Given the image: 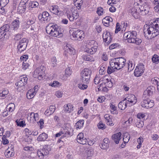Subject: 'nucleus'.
Instances as JSON below:
<instances>
[{"label":"nucleus","mask_w":159,"mask_h":159,"mask_svg":"<svg viewBox=\"0 0 159 159\" xmlns=\"http://www.w3.org/2000/svg\"><path fill=\"white\" fill-rule=\"evenodd\" d=\"M29 65V64L26 61H23L22 63V68L23 70H25L28 68Z\"/></svg>","instance_id":"nucleus-48"},{"label":"nucleus","mask_w":159,"mask_h":159,"mask_svg":"<svg viewBox=\"0 0 159 159\" xmlns=\"http://www.w3.org/2000/svg\"><path fill=\"white\" fill-rule=\"evenodd\" d=\"M129 63H128V70L129 71H130L132 70L134 68V64L132 63L131 61H129Z\"/></svg>","instance_id":"nucleus-43"},{"label":"nucleus","mask_w":159,"mask_h":159,"mask_svg":"<svg viewBox=\"0 0 159 159\" xmlns=\"http://www.w3.org/2000/svg\"><path fill=\"white\" fill-rule=\"evenodd\" d=\"M136 125L137 127L139 128H141L143 127L144 125L143 122L140 120H138L136 123Z\"/></svg>","instance_id":"nucleus-42"},{"label":"nucleus","mask_w":159,"mask_h":159,"mask_svg":"<svg viewBox=\"0 0 159 159\" xmlns=\"http://www.w3.org/2000/svg\"><path fill=\"white\" fill-rule=\"evenodd\" d=\"M23 36V34H18L15 35L14 39L16 40H19Z\"/></svg>","instance_id":"nucleus-46"},{"label":"nucleus","mask_w":159,"mask_h":159,"mask_svg":"<svg viewBox=\"0 0 159 159\" xmlns=\"http://www.w3.org/2000/svg\"><path fill=\"white\" fill-rule=\"evenodd\" d=\"M13 149H11V151H8V150H7V153L6 155V157L8 158L13 156L14 154V153L13 152Z\"/></svg>","instance_id":"nucleus-33"},{"label":"nucleus","mask_w":159,"mask_h":159,"mask_svg":"<svg viewBox=\"0 0 159 159\" xmlns=\"http://www.w3.org/2000/svg\"><path fill=\"white\" fill-rule=\"evenodd\" d=\"M97 13L99 15H102L103 13V8L101 7H99L97 11Z\"/></svg>","instance_id":"nucleus-62"},{"label":"nucleus","mask_w":159,"mask_h":159,"mask_svg":"<svg viewBox=\"0 0 159 159\" xmlns=\"http://www.w3.org/2000/svg\"><path fill=\"white\" fill-rule=\"evenodd\" d=\"M124 36L125 38H126L127 40V42L129 43H131V39H134L136 37L132 36V35L128 34L127 32H125L124 33Z\"/></svg>","instance_id":"nucleus-22"},{"label":"nucleus","mask_w":159,"mask_h":159,"mask_svg":"<svg viewBox=\"0 0 159 159\" xmlns=\"http://www.w3.org/2000/svg\"><path fill=\"white\" fill-rule=\"evenodd\" d=\"M141 104L142 107L146 108H151L154 106V104L153 100H151L147 98L146 99H143Z\"/></svg>","instance_id":"nucleus-7"},{"label":"nucleus","mask_w":159,"mask_h":159,"mask_svg":"<svg viewBox=\"0 0 159 159\" xmlns=\"http://www.w3.org/2000/svg\"><path fill=\"white\" fill-rule=\"evenodd\" d=\"M131 43H134L137 45H139L142 42V40L141 39L136 37L134 39H131Z\"/></svg>","instance_id":"nucleus-27"},{"label":"nucleus","mask_w":159,"mask_h":159,"mask_svg":"<svg viewBox=\"0 0 159 159\" xmlns=\"http://www.w3.org/2000/svg\"><path fill=\"white\" fill-rule=\"evenodd\" d=\"M29 42L28 40L26 38H23L19 42L18 44L25 46H27Z\"/></svg>","instance_id":"nucleus-29"},{"label":"nucleus","mask_w":159,"mask_h":159,"mask_svg":"<svg viewBox=\"0 0 159 159\" xmlns=\"http://www.w3.org/2000/svg\"><path fill=\"white\" fill-rule=\"evenodd\" d=\"M9 0H1L0 5L2 7H5L9 3Z\"/></svg>","instance_id":"nucleus-38"},{"label":"nucleus","mask_w":159,"mask_h":159,"mask_svg":"<svg viewBox=\"0 0 159 159\" xmlns=\"http://www.w3.org/2000/svg\"><path fill=\"white\" fill-rule=\"evenodd\" d=\"M66 51L67 53L70 54H74V53H75V49L72 47L71 48H68L66 50Z\"/></svg>","instance_id":"nucleus-45"},{"label":"nucleus","mask_w":159,"mask_h":159,"mask_svg":"<svg viewBox=\"0 0 159 159\" xmlns=\"http://www.w3.org/2000/svg\"><path fill=\"white\" fill-rule=\"evenodd\" d=\"M48 138V135L45 133L40 134L37 138V140L38 141H44Z\"/></svg>","instance_id":"nucleus-19"},{"label":"nucleus","mask_w":159,"mask_h":159,"mask_svg":"<svg viewBox=\"0 0 159 159\" xmlns=\"http://www.w3.org/2000/svg\"><path fill=\"white\" fill-rule=\"evenodd\" d=\"M55 107L53 105L50 106L45 111V113L48 116H50L54 113L55 110Z\"/></svg>","instance_id":"nucleus-15"},{"label":"nucleus","mask_w":159,"mask_h":159,"mask_svg":"<svg viewBox=\"0 0 159 159\" xmlns=\"http://www.w3.org/2000/svg\"><path fill=\"white\" fill-rule=\"evenodd\" d=\"M71 15L72 16H75L76 17V19H77L79 17L78 12L77 10H74V11H72V14Z\"/></svg>","instance_id":"nucleus-51"},{"label":"nucleus","mask_w":159,"mask_h":159,"mask_svg":"<svg viewBox=\"0 0 159 159\" xmlns=\"http://www.w3.org/2000/svg\"><path fill=\"white\" fill-rule=\"evenodd\" d=\"M106 66L104 65H102L100 68V69L99 70V72L100 73H101L102 74H103V72L105 70Z\"/></svg>","instance_id":"nucleus-55"},{"label":"nucleus","mask_w":159,"mask_h":159,"mask_svg":"<svg viewBox=\"0 0 159 159\" xmlns=\"http://www.w3.org/2000/svg\"><path fill=\"white\" fill-rule=\"evenodd\" d=\"M107 76H105L102 79V81L103 82V83L105 84L107 83L108 82H109V81H110L111 80H109V79L107 78Z\"/></svg>","instance_id":"nucleus-52"},{"label":"nucleus","mask_w":159,"mask_h":159,"mask_svg":"<svg viewBox=\"0 0 159 159\" xmlns=\"http://www.w3.org/2000/svg\"><path fill=\"white\" fill-rule=\"evenodd\" d=\"M70 38L72 40H80L82 39V35L84 32L81 30H70Z\"/></svg>","instance_id":"nucleus-4"},{"label":"nucleus","mask_w":159,"mask_h":159,"mask_svg":"<svg viewBox=\"0 0 159 159\" xmlns=\"http://www.w3.org/2000/svg\"><path fill=\"white\" fill-rule=\"evenodd\" d=\"M8 93V91L7 90H4L0 93V96L2 97H6V95H7Z\"/></svg>","instance_id":"nucleus-60"},{"label":"nucleus","mask_w":159,"mask_h":159,"mask_svg":"<svg viewBox=\"0 0 159 159\" xmlns=\"http://www.w3.org/2000/svg\"><path fill=\"white\" fill-rule=\"evenodd\" d=\"M154 4L156 5V6L154 7L155 11L157 12H159V1L155 0L154 1Z\"/></svg>","instance_id":"nucleus-35"},{"label":"nucleus","mask_w":159,"mask_h":159,"mask_svg":"<svg viewBox=\"0 0 159 159\" xmlns=\"http://www.w3.org/2000/svg\"><path fill=\"white\" fill-rule=\"evenodd\" d=\"M120 30V24L117 23L116 25V29L115 31V33L116 34Z\"/></svg>","instance_id":"nucleus-63"},{"label":"nucleus","mask_w":159,"mask_h":159,"mask_svg":"<svg viewBox=\"0 0 159 159\" xmlns=\"http://www.w3.org/2000/svg\"><path fill=\"white\" fill-rule=\"evenodd\" d=\"M39 125H40V128L42 129L44 126V120L43 119H41L39 121L37 122Z\"/></svg>","instance_id":"nucleus-58"},{"label":"nucleus","mask_w":159,"mask_h":159,"mask_svg":"<svg viewBox=\"0 0 159 159\" xmlns=\"http://www.w3.org/2000/svg\"><path fill=\"white\" fill-rule=\"evenodd\" d=\"M102 22L106 26L108 27L109 25L110 22L108 21V20H102Z\"/></svg>","instance_id":"nucleus-64"},{"label":"nucleus","mask_w":159,"mask_h":159,"mask_svg":"<svg viewBox=\"0 0 159 159\" xmlns=\"http://www.w3.org/2000/svg\"><path fill=\"white\" fill-rule=\"evenodd\" d=\"M35 22V20L34 19H32L31 20H28L26 23V24L28 25H30L34 24Z\"/></svg>","instance_id":"nucleus-59"},{"label":"nucleus","mask_w":159,"mask_h":159,"mask_svg":"<svg viewBox=\"0 0 159 159\" xmlns=\"http://www.w3.org/2000/svg\"><path fill=\"white\" fill-rule=\"evenodd\" d=\"M158 56L157 55H154L152 58V61L153 63H158L159 62L158 59Z\"/></svg>","instance_id":"nucleus-40"},{"label":"nucleus","mask_w":159,"mask_h":159,"mask_svg":"<svg viewBox=\"0 0 159 159\" xmlns=\"http://www.w3.org/2000/svg\"><path fill=\"white\" fill-rule=\"evenodd\" d=\"M42 14L43 16V17L44 22L45 21L48 22L50 20V18L49 17V14L48 12L44 11Z\"/></svg>","instance_id":"nucleus-20"},{"label":"nucleus","mask_w":159,"mask_h":159,"mask_svg":"<svg viewBox=\"0 0 159 159\" xmlns=\"http://www.w3.org/2000/svg\"><path fill=\"white\" fill-rule=\"evenodd\" d=\"M67 16L70 20L71 21H73L74 19L76 20V17L75 16H72L70 14L67 13Z\"/></svg>","instance_id":"nucleus-47"},{"label":"nucleus","mask_w":159,"mask_h":159,"mask_svg":"<svg viewBox=\"0 0 159 159\" xmlns=\"http://www.w3.org/2000/svg\"><path fill=\"white\" fill-rule=\"evenodd\" d=\"M16 125L18 126L23 127L25 125V121L23 120L22 119L17 120H16Z\"/></svg>","instance_id":"nucleus-28"},{"label":"nucleus","mask_w":159,"mask_h":159,"mask_svg":"<svg viewBox=\"0 0 159 159\" xmlns=\"http://www.w3.org/2000/svg\"><path fill=\"white\" fill-rule=\"evenodd\" d=\"M11 29L14 30H16L18 29L20 25L19 21L17 19L14 20L12 23Z\"/></svg>","instance_id":"nucleus-16"},{"label":"nucleus","mask_w":159,"mask_h":159,"mask_svg":"<svg viewBox=\"0 0 159 159\" xmlns=\"http://www.w3.org/2000/svg\"><path fill=\"white\" fill-rule=\"evenodd\" d=\"M83 59L86 61H93V57L90 55H83L82 56Z\"/></svg>","instance_id":"nucleus-31"},{"label":"nucleus","mask_w":159,"mask_h":159,"mask_svg":"<svg viewBox=\"0 0 159 159\" xmlns=\"http://www.w3.org/2000/svg\"><path fill=\"white\" fill-rule=\"evenodd\" d=\"M91 71L88 68H84L81 72L80 81L83 83L87 84L89 82L91 75Z\"/></svg>","instance_id":"nucleus-3"},{"label":"nucleus","mask_w":159,"mask_h":159,"mask_svg":"<svg viewBox=\"0 0 159 159\" xmlns=\"http://www.w3.org/2000/svg\"><path fill=\"white\" fill-rule=\"evenodd\" d=\"M45 67L43 66H41L37 68L34 72L33 75H35V74L36 75L37 74H43L45 70Z\"/></svg>","instance_id":"nucleus-14"},{"label":"nucleus","mask_w":159,"mask_h":159,"mask_svg":"<svg viewBox=\"0 0 159 159\" xmlns=\"http://www.w3.org/2000/svg\"><path fill=\"white\" fill-rule=\"evenodd\" d=\"M145 68L144 65L142 63H140L138 65L134 72V74L135 76L139 77L141 76L143 73Z\"/></svg>","instance_id":"nucleus-5"},{"label":"nucleus","mask_w":159,"mask_h":159,"mask_svg":"<svg viewBox=\"0 0 159 159\" xmlns=\"http://www.w3.org/2000/svg\"><path fill=\"white\" fill-rule=\"evenodd\" d=\"M77 141L78 143L82 144H85L86 143L87 139L84 137L83 134L80 133L77 136Z\"/></svg>","instance_id":"nucleus-12"},{"label":"nucleus","mask_w":159,"mask_h":159,"mask_svg":"<svg viewBox=\"0 0 159 159\" xmlns=\"http://www.w3.org/2000/svg\"><path fill=\"white\" fill-rule=\"evenodd\" d=\"M148 27L147 31L148 34H150L155 32L157 29L155 28L154 25H150L148 26H146V27Z\"/></svg>","instance_id":"nucleus-17"},{"label":"nucleus","mask_w":159,"mask_h":159,"mask_svg":"<svg viewBox=\"0 0 159 159\" xmlns=\"http://www.w3.org/2000/svg\"><path fill=\"white\" fill-rule=\"evenodd\" d=\"M137 11V9L134 7H132L129 10V12L130 14L135 13Z\"/></svg>","instance_id":"nucleus-54"},{"label":"nucleus","mask_w":159,"mask_h":159,"mask_svg":"<svg viewBox=\"0 0 159 159\" xmlns=\"http://www.w3.org/2000/svg\"><path fill=\"white\" fill-rule=\"evenodd\" d=\"M80 84H78L79 88L81 89H86L88 87L87 85L85 84L84 83H83L82 82V81H80Z\"/></svg>","instance_id":"nucleus-39"},{"label":"nucleus","mask_w":159,"mask_h":159,"mask_svg":"<svg viewBox=\"0 0 159 159\" xmlns=\"http://www.w3.org/2000/svg\"><path fill=\"white\" fill-rule=\"evenodd\" d=\"M20 81L16 83V86L21 87L27 84L28 79L26 75H21L20 78Z\"/></svg>","instance_id":"nucleus-8"},{"label":"nucleus","mask_w":159,"mask_h":159,"mask_svg":"<svg viewBox=\"0 0 159 159\" xmlns=\"http://www.w3.org/2000/svg\"><path fill=\"white\" fill-rule=\"evenodd\" d=\"M4 7H5L1 6V8L0 9V13L2 15H4L6 14L7 11V10H6V9Z\"/></svg>","instance_id":"nucleus-49"},{"label":"nucleus","mask_w":159,"mask_h":159,"mask_svg":"<svg viewBox=\"0 0 159 159\" xmlns=\"http://www.w3.org/2000/svg\"><path fill=\"white\" fill-rule=\"evenodd\" d=\"M132 118H129L128 120L125 121L124 123V125L126 124V126H129V124L132 123Z\"/></svg>","instance_id":"nucleus-57"},{"label":"nucleus","mask_w":159,"mask_h":159,"mask_svg":"<svg viewBox=\"0 0 159 159\" xmlns=\"http://www.w3.org/2000/svg\"><path fill=\"white\" fill-rule=\"evenodd\" d=\"M115 66H113V67L111 66V67L108 66L107 68V72L109 74H111V73L114 72L115 71Z\"/></svg>","instance_id":"nucleus-34"},{"label":"nucleus","mask_w":159,"mask_h":159,"mask_svg":"<svg viewBox=\"0 0 159 159\" xmlns=\"http://www.w3.org/2000/svg\"><path fill=\"white\" fill-rule=\"evenodd\" d=\"M36 94L35 92H33V89H30L29 90L27 93V97L28 99H31L34 97Z\"/></svg>","instance_id":"nucleus-23"},{"label":"nucleus","mask_w":159,"mask_h":159,"mask_svg":"<svg viewBox=\"0 0 159 159\" xmlns=\"http://www.w3.org/2000/svg\"><path fill=\"white\" fill-rule=\"evenodd\" d=\"M84 123V120H80L78 121L76 124L75 126L76 129H81L83 126Z\"/></svg>","instance_id":"nucleus-24"},{"label":"nucleus","mask_w":159,"mask_h":159,"mask_svg":"<svg viewBox=\"0 0 159 159\" xmlns=\"http://www.w3.org/2000/svg\"><path fill=\"white\" fill-rule=\"evenodd\" d=\"M155 89L154 87L152 86H149L144 92L143 96L145 98L147 95L149 96H152L153 93L155 92Z\"/></svg>","instance_id":"nucleus-9"},{"label":"nucleus","mask_w":159,"mask_h":159,"mask_svg":"<svg viewBox=\"0 0 159 159\" xmlns=\"http://www.w3.org/2000/svg\"><path fill=\"white\" fill-rule=\"evenodd\" d=\"M63 137H64V138L68 137L70 135H72V133H71L70 131L68 130L66 128L63 129Z\"/></svg>","instance_id":"nucleus-30"},{"label":"nucleus","mask_w":159,"mask_h":159,"mask_svg":"<svg viewBox=\"0 0 159 159\" xmlns=\"http://www.w3.org/2000/svg\"><path fill=\"white\" fill-rule=\"evenodd\" d=\"M27 47V46H25V45H23L18 44L17 46L18 49L17 52L21 53L22 52L24 51L26 49Z\"/></svg>","instance_id":"nucleus-25"},{"label":"nucleus","mask_w":159,"mask_h":159,"mask_svg":"<svg viewBox=\"0 0 159 159\" xmlns=\"http://www.w3.org/2000/svg\"><path fill=\"white\" fill-rule=\"evenodd\" d=\"M14 106V107H15V105L13 103H11L9 104L7 107V108H8V107L9 112H12L13 111V110L12 109V106Z\"/></svg>","instance_id":"nucleus-53"},{"label":"nucleus","mask_w":159,"mask_h":159,"mask_svg":"<svg viewBox=\"0 0 159 159\" xmlns=\"http://www.w3.org/2000/svg\"><path fill=\"white\" fill-rule=\"evenodd\" d=\"M49 153V151L45 149H44L42 150V152L39 151L38 152L37 154L39 156V157H41V158L43 157L44 155H47Z\"/></svg>","instance_id":"nucleus-21"},{"label":"nucleus","mask_w":159,"mask_h":159,"mask_svg":"<svg viewBox=\"0 0 159 159\" xmlns=\"http://www.w3.org/2000/svg\"><path fill=\"white\" fill-rule=\"evenodd\" d=\"M121 134L119 132L112 136L111 138L116 144H118L121 139Z\"/></svg>","instance_id":"nucleus-13"},{"label":"nucleus","mask_w":159,"mask_h":159,"mask_svg":"<svg viewBox=\"0 0 159 159\" xmlns=\"http://www.w3.org/2000/svg\"><path fill=\"white\" fill-rule=\"evenodd\" d=\"M125 59L122 57L115 58L110 61V66L112 67L115 66L116 70H120L125 66Z\"/></svg>","instance_id":"nucleus-2"},{"label":"nucleus","mask_w":159,"mask_h":159,"mask_svg":"<svg viewBox=\"0 0 159 159\" xmlns=\"http://www.w3.org/2000/svg\"><path fill=\"white\" fill-rule=\"evenodd\" d=\"M70 67H68L65 70V75H64L63 79L66 80L68 76H69L71 75L72 71Z\"/></svg>","instance_id":"nucleus-18"},{"label":"nucleus","mask_w":159,"mask_h":159,"mask_svg":"<svg viewBox=\"0 0 159 159\" xmlns=\"http://www.w3.org/2000/svg\"><path fill=\"white\" fill-rule=\"evenodd\" d=\"M126 99V98H125L119 103L118 107L121 110H124L128 106H132V105L130 104L129 103H128Z\"/></svg>","instance_id":"nucleus-10"},{"label":"nucleus","mask_w":159,"mask_h":159,"mask_svg":"<svg viewBox=\"0 0 159 159\" xmlns=\"http://www.w3.org/2000/svg\"><path fill=\"white\" fill-rule=\"evenodd\" d=\"M29 7H31V8H34L37 7L39 6V3L36 2H30L29 3Z\"/></svg>","instance_id":"nucleus-41"},{"label":"nucleus","mask_w":159,"mask_h":159,"mask_svg":"<svg viewBox=\"0 0 159 159\" xmlns=\"http://www.w3.org/2000/svg\"><path fill=\"white\" fill-rule=\"evenodd\" d=\"M24 149L25 151H27L28 152H32L34 150L33 148L32 147H26L24 148Z\"/></svg>","instance_id":"nucleus-56"},{"label":"nucleus","mask_w":159,"mask_h":159,"mask_svg":"<svg viewBox=\"0 0 159 159\" xmlns=\"http://www.w3.org/2000/svg\"><path fill=\"white\" fill-rule=\"evenodd\" d=\"M98 128L99 129L103 130L106 128L105 125L101 121H100L98 125Z\"/></svg>","instance_id":"nucleus-44"},{"label":"nucleus","mask_w":159,"mask_h":159,"mask_svg":"<svg viewBox=\"0 0 159 159\" xmlns=\"http://www.w3.org/2000/svg\"><path fill=\"white\" fill-rule=\"evenodd\" d=\"M2 143L3 144H7L9 143L8 140L6 138L5 135H3L2 138Z\"/></svg>","instance_id":"nucleus-50"},{"label":"nucleus","mask_w":159,"mask_h":159,"mask_svg":"<svg viewBox=\"0 0 159 159\" xmlns=\"http://www.w3.org/2000/svg\"><path fill=\"white\" fill-rule=\"evenodd\" d=\"M47 33L51 36L55 37L60 38L63 36L62 33L59 32L60 29L57 25H53L52 23L49 24L46 28Z\"/></svg>","instance_id":"nucleus-1"},{"label":"nucleus","mask_w":159,"mask_h":159,"mask_svg":"<svg viewBox=\"0 0 159 159\" xmlns=\"http://www.w3.org/2000/svg\"><path fill=\"white\" fill-rule=\"evenodd\" d=\"M26 9L24 8L23 7L19 5V6L17 7V11L20 13H24Z\"/></svg>","instance_id":"nucleus-37"},{"label":"nucleus","mask_w":159,"mask_h":159,"mask_svg":"<svg viewBox=\"0 0 159 159\" xmlns=\"http://www.w3.org/2000/svg\"><path fill=\"white\" fill-rule=\"evenodd\" d=\"M100 147L102 149H105L108 147V144L104 143V142H103L102 143Z\"/></svg>","instance_id":"nucleus-61"},{"label":"nucleus","mask_w":159,"mask_h":159,"mask_svg":"<svg viewBox=\"0 0 159 159\" xmlns=\"http://www.w3.org/2000/svg\"><path fill=\"white\" fill-rule=\"evenodd\" d=\"M10 28L9 25L6 24L3 25L0 28V39L3 37L7 38L5 37L7 35V33L9 30Z\"/></svg>","instance_id":"nucleus-6"},{"label":"nucleus","mask_w":159,"mask_h":159,"mask_svg":"<svg viewBox=\"0 0 159 159\" xmlns=\"http://www.w3.org/2000/svg\"><path fill=\"white\" fill-rule=\"evenodd\" d=\"M53 11V13L56 15L58 16H60L63 14V12L61 11H59L57 8H56V6H55V7H53L52 9Z\"/></svg>","instance_id":"nucleus-26"},{"label":"nucleus","mask_w":159,"mask_h":159,"mask_svg":"<svg viewBox=\"0 0 159 159\" xmlns=\"http://www.w3.org/2000/svg\"><path fill=\"white\" fill-rule=\"evenodd\" d=\"M61 85V83L57 81H54L52 83H51L50 84V85L54 87H58L60 86Z\"/></svg>","instance_id":"nucleus-32"},{"label":"nucleus","mask_w":159,"mask_h":159,"mask_svg":"<svg viewBox=\"0 0 159 159\" xmlns=\"http://www.w3.org/2000/svg\"><path fill=\"white\" fill-rule=\"evenodd\" d=\"M125 98L127 99L126 100L128 103H129L132 105L135 104L137 102L135 96L133 94H130Z\"/></svg>","instance_id":"nucleus-11"},{"label":"nucleus","mask_w":159,"mask_h":159,"mask_svg":"<svg viewBox=\"0 0 159 159\" xmlns=\"http://www.w3.org/2000/svg\"><path fill=\"white\" fill-rule=\"evenodd\" d=\"M104 117L106 120V121L107 122L108 125H109L111 126H113L114 125V124L112 123H111V122L110 120V116L108 115H105L104 116Z\"/></svg>","instance_id":"nucleus-36"}]
</instances>
